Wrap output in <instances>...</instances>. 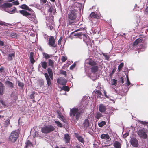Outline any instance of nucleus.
Listing matches in <instances>:
<instances>
[{
  "mask_svg": "<svg viewBox=\"0 0 148 148\" xmlns=\"http://www.w3.org/2000/svg\"><path fill=\"white\" fill-rule=\"evenodd\" d=\"M12 6V3L6 2L2 5V8H10Z\"/></svg>",
  "mask_w": 148,
  "mask_h": 148,
  "instance_id": "4be33fe9",
  "label": "nucleus"
},
{
  "mask_svg": "<svg viewBox=\"0 0 148 148\" xmlns=\"http://www.w3.org/2000/svg\"><path fill=\"white\" fill-rule=\"evenodd\" d=\"M137 134L140 137L148 140V130L141 128L138 130Z\"/></svg>",
  "mask_w": 148,
  "mask_h": 148,
  "instance_id": "20e7f679",
  "label": "nucleus"
},
{
  "mask_svg": "<svg viewBox=\"0 0 148 148\" xmlns=\"http://www.w3.org/2000/svg\"><path fill=\"white\" fill-rule=\"evenodd\" d=\"M40 64L42 67L43 68L46 69L47 68L48 66L47 64L46 61L41 62Z\"/></svg>",
  "mask_w": 148,
  "mask_h": 148,
  "instance_id": "cd10ccee",
  "label": "nucleus"
},
{
  "mask_svg": "<svg viewBox=\"0 0 148 148\" xmlns=\"http://www.w3.org/2000/svg\"><path fill=\"white\" fill-rule=\"evenodd\" d=\"M30 61L31 63L33 64L35 62V60L34 59V58L30 59Z\"/></svg>",
  "mask_w": 148,
  "mask_h": 148,
  "instance_id": "0e129e2a",
  "label": "nucleus"
},
{
  "mask_svg": "<svg viewBox=\"0 0 148 148\" xmlns=\"http://www.w3.org/2000/svg\"><path fill=\"white\" fill-rule=\"evenodd\" d=\"M113 145L114 148H121V143L118 141H114Z\"/></svg>",
  "mask_w": 148,
  "mask_h": 148,
  "instance_id": "dca6fc26",
  "label": "nucleus"
},
{
  "mask_svg": "<svg viewBox=\"0 0 148 148\" xmlns=\"http://www.w3.org/2000/svg\"><path fill=\"white\" fill-rule=\"evenodd\" d=\"M75 6H76L77 8H78L79 7V3H78L76 2L74 4Z\"/></svg>",
  "mask_w": 148,
  "mask_h": 148,
  "instance_id": "69168bd1",
  "label": "nucleus"
},
{
  "mask_svg": "<svg viewBox=\"0 0 148 148\" xmlns=\"http://www.w3.org/2000/svg\"><path fill=\"white\" fill-rule=\"evenodd\" d=\"M47 1V0H40V2L42 5H43L46 3Z\"/></svg>",
  "mask_w": 148,
  "mask_h": 148,
  "instance_id": "5fc2aeb1",
  "label": "nucleus"
},
{
  "mask_svg": "<svg viewBox=\"0 0 148 148\" xmlns=\"http://www.w3.org/2000/svg\"><path fill=\"white\" fill-rule=\"evenodd\" d=\"M8 61H12L13 58H14L15 57L14 53H10L8 56Z\"/></svg>",
  "mask_w": 148,
  "mask_h": 148,
  "instance_id": "c756f323",
  "label": "nucleus"
},
{
  "mask_svg": "<svg viewBox=\"0 0 148 148\" xmlns=\"http://www.w3.org/2000/svg\"><path fill=\"white\" fill-rule=\"evenodd\" d=\"M106 124V122L105 121H102L101 122L98 123V125L100 127H101L105 125Z\"/></svg>",
  "mask_w": 148,
  "mask_h": 148,
  "instance_id": "72a5a7b5",
  "label": "nucleus"
},
{
  "mask_svg": "<svg viewBox=\"0 0 148 148\" xmlns=\"http://www.w3.org/2000/svg\"><path fill=\"white\" fill-rule=\"evenodd\" d=\"M12 3H13L14 5H18L19 4V1L18 0H16L14 2H13Z\"/></svg>",
  "mask_w": 148,
  "mask_h": 148,
  "instance_id": "864d4df0",
  "label": "nucleus"
},
{
  "mask_svg": "<svg viewBox=\"0 0 148 148\" xmlns=\"http://www.w3.org/2000/svg\"><path fill=\"white\" fill-rule=\"evenodd\" d=\"M48 28L50 29V30H51L53 29V26L49 24L48 25Z\"/></svg>",
  "mask_w": 148,
  "mask_h": 148,
  "instance_id": "338daca9",
  "label": "nucleus"
},
{
  "mask_svg": "<svg viewBox=\"0 0 148 148\" xmlns=\"http://www.w3.org/2000/svg\"><path fill=\"white\" fill-rule=\"evenodd\" d=\"M76 12L75 9L71 10L68 14V18L71 20H75L76 18Z\"/></svg>",
  "mask_w": 148,
  "mask_h": 148,
  "instance_id": "0eeeda50",
  "label": "nucleus"
},
{
  "mask_svg": "<svg viewBox=\"0 0 148 148\" xmlns=\"http://www.w3.org/2000/svg\"><path fill=\"white\" fill-rule=\"evenodd\" d=\"M127 86H129L130 84V82L129 81L128 76L127 77Z\"/></svg>",
  "mask_w": 148,
  "mask_h": 148,
  "instance_id": "6e6d98bb",
  "label": "nucleus"
},
{
  "mask_svg": "<svg viewBox=\"0 0 148 148\" xmlns=\"http://www.w3.org/2000/svg\"><path fill=\"white\" fill-rule=\"evenodd\" d=\"M58 116L59 117V118L61 119H62L63 116L62 114H61L60 113H59V112H58Z\"/></svg>",
  "mask_w": 148,
  "mask_h": 148,
  "instance_id": "052dcab7",
  "label": "nucleus"
},
{
  "mask_svg": "<svg viewBox=\"0 0 148 148\" xmlns=\"http://www.w3.org/2000/svg\"><path fill=\"white\" fill-rule=\"evenodd\" d=\"M54 61L52 59H49L48 60V65L51 67V68H53L54 66Z\"/></svg>",
  "mask_w": 148,
  "mask_h": 148,
  "instance_id": "6ab92c4d",
  "label": "nucleus"
},
{
  "mask_svg": "<svg viewBox=\"0 0 148 148\" xmlns=\"http://www.w3.org/2000/svg\"><path fill=\"white\" fill-rule=\"evenodd\" d=\"M4 90V86L3 84L0 82V95L3 94Z\"/></svg>",
  "mask_w": 148,
  "mask_h": 148,
  "instance_id": "aec40b11",
  "label": "nucleus"
},
{
  "mask_svg": "<svg viewBox=\"0 0 148 148\" xmlns=\"http://www.w3.org/2000/svg\"><path fill=\"white\" fill-rule=\"evenodd\" d=\"M82 33V32H74L73 33V34L74 36H78L79 38L81 37V38Z\"/></svg>",
  "mask_w": 148,
  "mask_h": 148,
  "instance_id": "7c9ffc66",
  "label": "nucleus"
},
{
  "mask_svg": "<svg viewBox=\"0 0 148 148\" xmlns=\"http://www.w3.org/2000/svg\"><path fill=\"white\" fill-rule=\"evenodd\" d=\"M25 148H28L29 147H30L31 146H32L33 145L32 143L29 140H28L27 142L25 143Z\"/></svg>",
  "mask_w": 148,
  "mask_h": 148,
  "instance_id": "2f4dec72",
  "label": "nucleus"
},
{
  "mask_svg": "<svg viewBox=\"0 0 148 148\" xmlns=\"http://www.w3.org/2000/svg\"><path fill=\"white\" fill-rule=\"evenodd\" d=\"M33 58H34V53L33 52H31L30 53L29 59Z\"/></svg>",
  "mask_w": 148,
  "mask_h": 148,
  "instance_id": "e2e57ef3",
  "label": "nucleus"
},
{
  "mask_svg": "<svg viewBox=\"0 0 148 148\" xmlns=\"http://www.w3.org/2000/svg\"><path fill=\"white\" fill-rule=\"evenodd\" d=\"M39 83L40 86H42L44 85V81L43 79H40L39 80Z\"/></svg>",
  "mask_w": 148,
  "mask_h": 148,
  "instance_id": "a18cd8bd",
  "label": "nucleus"
},
{
  "mask_svg": "<svg viewBox=\"0 0 148 148\" xmlns=\"http://www.w3.org/2000/svg\"><path fill=\"white\" fill-rule=\"evenodd\" d=\"M35 93L34 92H31V93L30 95V97L31 99L33 100L34 101V95Z\"/></svg>",
  "mask_w": 148,
  "mask_h": 148,
  "instance_id": "37998d69",
  "label": "nucleus"
},
{
  "mask_svg": "<svg viewBox=\"0 0 148 148\" xmlns=\"http://www.w3.org/2000/svg\"><path fill=\"white\" fill-rule=\"evenodd\" d=\"M120 80L119 81L121 82L122 84H123L124 82L123 78V77H121L120 78Z\"/></svg>",
  "mask_w": 148,
  "mask_h": 148,
  "instance_id": "774afa93",
  "label": "nucleus"
},
{
  "mask_svg": "<svg viewBox=\"0 0 148 148\" xmlns=\"http://www.w3.org/2000/svg\"><path fill=\"white\" fill-rule=\"evenodd\" d=\"M107 109V108L104 104H99V110L101 113H105Z\"/></svg>",
  "mask_w": 148,
  "mask_h": 148,
  "instance_id": "f8f14e48",
  "label": "nucleus"
},
{
  "mask_svg": "<svg viewBox=\"0 0 148 148\" xmlns=\"http://www.w3.org/2000/svg\"><path fill=\"white\" fill-rule=\"evenodd\" d=\"M68 23L69 25H74L75 24V23L74 22V20H71L70 19L68 18Z\"/></svg>",
  "mask_w": 148,
  "mask_h": 148,
  "instance_id": "a19ab883",
  "label": "nucleus"
},
{
  "mask_svg": "<svg viewBox=\"0 0 148 148\" xmlns=\"http://www.w3.org/2000/svg\"><path fill=\"white\" fill-rule=\"evenodd\" d=\"M131 145L134 147H136L138 146V140L136 138H132L130 140Z\"/></svg>",
  "mask_w": 148,
  "mask_h": 148,
  "instance_id": "9d476101",
  "label": "nucleus"
},
{
  "mask_svg": "<svg viewBox=\"0 0 148 148\" xmlns=\"http://www.w3.org/2000/svg\"><path fill=\"white\" fill-rule=\"evenodd\" d=\"M55 123L57 124L58 127H62V124L59 121H55Z\"/></svg>",
  "mask_w": 148,
  "mask_h": 148,
  "instance_id": "79ce46f5",
  "label": "nucleus"
},
{
  "mask_svg": "<svg viewBox=\"0 0 148 148\" xmlns=\"http://www.w3.org/2000/svg\"><path fill=\"white\" fill-rule=\"evenodd\" d=\"M82 38H83L84 41L86 43H87V42H89L90 41V39L89 38L88 36L83 33L82 34Z\"/></svg>",
  "mask_w": 148,
  "mask_h": 148,
  "instance_id": "4468645a",
  "label": "nucleus"
},
{
  "mask_svg": "<svg viewBox=\"0 0 148 148\" xmlns=\"http://www.w3.org/2000/svg\"><path fill=\"white\" fill-rule=\"evenodd\" d=\"M44 75L45 77L48 87H51L52 85L51 80H52L53 79H52L51 77L49 76L47 73H45Z\"/></svg>",
  "mask_w": 148,
  "mask_h": 148,
  "instance_id": "1a4fd4ad",
  "label": "nucleus"
},
{
  "mask_svg": "<svg viewBox=\"0 0 148 148\" xmlns=\"http://www.w3.org/2000/svg\"><path fill=\"white\" fill-rule=\"evenodd\" d=\"M42 55L43 57H44L46 59H49L53 56L52 55H49L45 52H43L42 53Z\"/></svg>",
  "mask_w": 148,
  "mask_h": 148,
  "instance_id": "b1692460",
  "label": "nucleus"
},
{
  "mask_svg": "<svg viewBox=\"0 0 148 148\" xmlns=\"http://www.w3.org/2000/svg\"><path fill=\"white\" fill-rule=\"evenodd\" d=\"M55 130L54 126L51 125H45L41 129V132L45 134L50 133Z\"/></svg>",
  "mask_w": 148,
  "mask_h": 148,
  "instance_id": "7ed1b4c3",
  "label": "nucleus"
},
{
  "mask_svg": "<svg viewBox=\"0 0 148 148\" xmlns=\"http://www.w3.org/2000/svg\"><path fill=\"white\" fill-rule=\"evenodd\" d=\"M0 103L3 106L5 107L8 106V103H5V101L3 100H0Z\"/></svg>",
  "mask_w": 148,
  "mask_h": 148,
  "instance_id": "ea45409f",
  "label": "nucleus"
},
{
  "mask_svg": "<svg viewBox=\"0 0 148 148\" xmlns=\"http://www.w3.org/2000/svg\"><path fill=\"white\" fill-rule=\"evenodd\" d=\"M16 10V7H14V9L12 10L11 11H10V12H11L10 13H14L15 11Z\"/></svg>",
  "mask_w": 148,
  "mask_h": 148,
  "instance_id": "680f3d73",
  "label": "nucleus"
},
{
  "mask_svg": "<svg viewBox=\"0 0 148 148\" xmlns=\"http://www.w3.org/2000/svg\"><path fill=\"white\" fill-rule=\"evenodd\" d=\"M60 74H62L64 75L65 77H66L67 76V74L66 73V71H64L62 70H61L60 71Z\"/></svg>",
  "mask_w": 148,
  "mask_h": 148,
  "instance_id": "c03bdc74",
  "label": "nucleus"
},
{
  "mask_svg": "<svg viewBox=\"0 0 148 148\" xmlns=\"http://www.w3.org/2000/svg\"><path fill=\"white\" fill-rule=\"evenodd\" d=\"M19 12L23 16H26L30 20L35 23L37 22L36 18L34 12L32 14H31L29 13L28 12L26 11L25 10H21Z\"/></svg>",
  "mask_w": 148,
  "mask_h": 148,
  "instance_id": "f03ea898",
  "label": "nucleus"
},
{
  "mask_svg": "<svg viewBox=\"0 0 148 148\" xmlns=\"http://www.w3.org/2000/svg\"><path fill=\"white\" fill-rule=\"evenodd\" d=\"M84 113V110L83 109L76 107L71 109L70 114L71 117L73 118L75 117L76 120L78 121Z\"/></svg>",
  "mask_w": 148,
  "mask_h": 148,
  "instance_id": "f257e3e1",
  "label": "nucleus"
},
{
  "mask_svg": "<svg viewBox=\"0 0 148 148\" xmlns=\"http://www.w3.org/2000/svg\"><path fill=\"white\" fill-rule=\"evenodd\" d=\"M76 64L75 63H74L72 64L70 67V69H72L76 66Z\"/></svg>",
  "mask_w": 148,
  "mask_h": 148,
  "instance_id": "4d7b16f0",
  "label": "nucleus"
},
{
  "mask_svg": "<svg viewBox=\"0 0 148 148\" xmlns=\"http://www.w3.org/2000/svg\"><path fill=\"white\" fill-rule=\"evenodd\" d=\"M124 63H121L118 66V70L119 72H120L122 69L123 67L124 66Z\"/></svg>",
  "mask_w": 148,
  "mask_h": 148,
  "instance_id": "c9c22d12",
  "label": "nucleus"
},
{
  "mask_svg": "<svg viewBox=\"0 0 148 148\" xmlns=\"http://www.w3.org/2000/svg\"><path fill=\"white\" fill-rule=\"evenodd\" d=\"M96 92L98 95L97 96L101 98V96L102 95V94L100 91L99 90H97Z\"/></svg>",
  "mask_w": 148,
  "mask_h": 148,
  "instance_id": "de8ad7c7",
  "label": "nucleus"
},
{
  "mask_svg": "<svg viewBox=\"0 0 148 148\" xmlns=\"http://www.w3.org/2000/svg\"><path fill=\"white\" fill-rule=\"evenodd\" d=\"M17 36V34L15 33H12L11 34V36L13 38H14L16 37Z\"/></svg>",
  "mask_w": 148,
  "mask_h": 148,
  "instance_id": "3c124183",
  "label": "nucleus"
},
{
  "mask_svg": "<svg viewBox=\"0 0 148 148\" xmlns=\"http://www.w3.org/2000/svg\"><path fill=\"white\" fill-rule=\"evenodd\" d=\"M61 89L62 90H64L66 91H69L70 90L69 88L67 86H63L61 88Z\"/></svg>",
  "mask_w": 148,
  "mask_h": 148,
  "instance_id": "e433bc0d",
  "label": "nucleus"
},
{
  "mask_svg": "<svg viewBox=\"0 0 148 148\" xmlns=\"http://www.w3.org/2000/svg\"><path fill=\"white\" fill-rule=\"evenodd\" d=\"M48 12H50L54 13L56 12V9L53 6L50 7L48 10Z\"/></svg>",
  "mask_w": 148,
  "mask_h": 148,
  "instance_id": "473e14b6",
  "label": "nucleus"
},
{
  "mask_svg": "<svg viewBox=\"0 0 148 148\" xmlns=\"http://www.w3.org/2000/svg\"><path fill=\"white\" fill-rule=\"evenodd\" d=\"M17 82L18 86L20 87L22 89H23L24 86L23 83L19 81H18Z\"/></svg>",
  "mask_w": 148,
  "mask_h": 148,
  "instance_id": "f704fd0d",
  "label": "nucleus"
},
{
  "mask_svg": "<svg viewBox=\"0 0 148 148\" xmlns=\"http://www.w3.org/2000/svg\"><path fill=\"white\" fill-rule=\"evenodd\" d=\"M47 71L49 76L51 77L52 79H53V76L52 69L49 67L47 69Z\"/></svg>",
  "mask_w": 148,
  "mask_h": 148,
  "instance_id": "a211bd4d",
  "label": "nucleus"
},
{
  "mask_svg": "<svg viewBox=\"0 0 148 148\" xmlns=\"http://www.w3.org/2000/svg\"><path fill=\"white\" fill-rule=\"evenodd\" d=\"M19 135L18 133L15 131H13L10 134L9 138L10 140L14 142L18 139Z\"/></svg>",
  "mask_w": 148,
  "mask_h": 148,
  "instance_id": "423d86ee",
  "label": "nucleus"
},
{
  "mask_svg": "<svg viewBox=\"0 0 148 148\" xmlns=\"http://www.w3.org/2000/svg\"><path fill=\"white\" fill-rule=\"evenodd\" d=\"M67 59V58L66 56H63L61 58V60L62 62H65Z\"/></svg>",
  "mask_w": 148,
  "mask_h": 148,
  "instance_id": "09e8293b",
  "label": "nucleus"
},
{
  "mask_svg": "<svg viewBox=\"0 0 148 148\" xmlns=\"http://www.w3.org/2000/svg\"><path fill=\"white\" fill-rule=\"evenodd\" d=\"M64 139L66 144L69 143L70 142V138L69 134H64Z\"/></svg>",
  "mask_w": 148,
  "mask_h": 148,
  "instance_id": "f3484780",
  "label": "nucleus"
},
{
  "mask_svg": "<svg viewBox=\"0 0 148 148\" xmlns=\"http://www.w3.org/2000/svg\"><path fill=\"white\" fill-rule=\"evenodd\" d=\"M10 124V120L9 119H7L6 121H5L4 123V126L5 127H6Z\"/></svg>",
  "mask_w": 148,
  "mask_h": 148,
  "instance_id": "58836bf2",
  "label": "nucleus"
},
{
  "mask_svg": "<svg viewBox=\"0 0 148 148\" xmlns=\"http://www.w3.org/2000/svg\"><path fill=\"white\" fill-rule=\"evenodd\" d=\"M83 125L85 130L89 126L90 123L89 120L88 119H85L83 123Z\"/></svg>",
  "mask_w": 148,
  "mask_h": 148,
  "instance_id": "2eb2a0df",
  "label": "nucleus"
},
{
  "mask_svg": "<svg viewBox=\"0 0 148 148\" xmlns=\"http://www.w3.org/2000/svg\"><path fill=\"white\" fill-rule=\"evenodd\" d=\"M62 38V37H61L58 40V45H60L61 44V42Z\"/></svg>",
  "mask_w": 148,
  "mask_h": 148,
  "instance_id": "bf43d9fd",
  "label": "nucleus"
},
{
  "mask_svg": "<svg viewBox=\"0 0 148 148\" xmlns=\"http://www.w3.org/2000/svg\"><path fill=\"white\" fill-rule=\"evenodd\" d=\"M75 136L79 142H81L82 143H84V139L82 136L79 135L78 134H76Z\"/></svg>",
  "mask_w": 148,
  "mask_h": 148,
  "instance_id": "393cba45",
  "label": "nucleus"
},
{
  "mask_svg": "<svg viewBox=\"0 0 148 148\" xmlns=\"http://www.w3.org/2000/svg\"><path fill=\"white\" fill-rule=\"evenodd\" d=\"M101 138L103 139H105L106 140H108L109 138L110 139V138L108 134H102L101 136Z\"/></svg>",
  "mask_w": 148,
  "mask_h": 148,
  "instance_id": "bb28decb",
  "label": "nucleus"
},
{
  "mask_svg": "<svg viewBox=\"0 0 148 148\" xmlns=\"http://www.w3.org/2000/svg\"><path fill=\"white\" fill-rule=\"evenodd\" d=\"M103 55L104 56L106 60H109V59L110 58V56L109 55H107L105 53H104L103 54Z\"/></svg>",
  "mask_w": 148,
  "mask_h": 148,
  "instance_id": "8fccbe9b",
  "label": "nucleus"
},
{
  "mask_svg": "<svg viewBox=\"0 0 148 148\" xmlns=\"http://www.w3.org/2000/svg\"><path fill=\"white\" fill-rule=\"evenodd\" d=\"M13 92H12V93L11 94V96L13 98V99L14 100L16 101L17 100V99L18 97L16 96L13 95Z\"/></svg>",
  "mask_w": 148,
  "mask_h": 148,
  "instance_id": "603ef678",
  "label": "nucleus"
},
{
  "mask_svg": "<svg viewBox=\"0 0 148 148\" xmlns=\"http://www.w3.org/2000/svg\"><path fill=\"white\" fill-rule=\"evenodd\" d=\"M139 123H140L143 125H144V126L145 125H146L147 126L148 125V122H146L145 121H143L140 120H139L138 121Z\"/></svg>",
  "mask_w": 148,
  "mask_h": 148,
  "instance_id": "4c0bfd02",
  "label": "nucleus"
},
{
  "mask_svg": "<svg viewBox=\"0 0 148 148\" xmlns=\"http://www.w3.org/2000/svg\"><path fill=\"white\" fill-rule=\"evenodd\" d=\"M89 16L92 18H96L97 20L99 19L100 17L97 15V13L95 12H92L90 14Z\"/></svg>",
  "mask_w": 148,
  "mask_h": 148,
  "instance_id": "ddd939ff",
  "label": "nucleus"
},
{
  "mask_svg": "<svg viewBox=\"0 0 148 148\" xmlns=\"http://www.w3.org/2000/svg\"><path fill=\"white\" fill-rule=\"evenodd\" d=\"M48 44L50 47H57V45L56 43V41L53 36H50L49 39Z\"/></svg>",
  "mask_w": 148,
  "mask_h": 148,
  "instance_id": "6e6552de",
  "label": "nucleus"
},
{
  "mask_svg": "<svg viewBox=\"0 0 148 148\" xmlns=\"http://www.w3.org/2000/svg\"><path fill=\"white\" fill-rule=\"evenodd\" d=\"M4 68L3 66H1L0 68V73H3L4 72Z\"/></svg>",
  "mask_w": 148,
  "mask_h": 148,
  "instance_id": "13d9d810",
  "label": "nucleus"
},
{
  "mask_svg": "<svg viewBox=\"0 0 148 148\" xmlns=\"http://www.w3.org/2000/svg\"><path fill=\"white\" fill-rule=\"evenodd\" d=\"M66 80L63 77H60L57 80V83L60 84L64 85H66L67 83Z\"/></svg>",
  "mask_w": 148,
  "mask_h": 148,
  "instance_id": "9b49d317",
  "label": "nucleus"
},
{
  "mask_svg": "<svg viewBox=\"0 0 148 148\" xmlns=\"http://www.w3.org/2000/svg\"><path fill=\"white\" fill-rule=\"evenodd\" d=\"M5 84L8 87L12 88L14 87V85L10 81H7L5 82Z\"/></svg>",
  "mask_w": 148,
  "mask_h": 148,
  "instance_id": "412c9836",
  "label": "nucleus"
},
{
  "mask_svg": "<svg viewBox=\"0 0 148 148\" xmlns=\"http://www.w3.org/2000/svg\"><path fill=\"white\" fill-rule=\"evenodd\" d=\"M117 80L115 79H113L111 82V84L112 85H115L117 84Z\"/></svg>",
  "mask_w": 148,
  "mask_h": 148,
  "instance_id": "49530a36",
  "label": "nucleus"
},
{
  "mask_svg": "<svg viewBox=\"0 0 148 148\" xmlns=\"http://www.w3.org/2000/svg\"><path fill=\"white\" fill-rule=\"evenodd\" d=\"M142 40L141 38L137 39L133 43V46H135L139 43L142 42Z\"/></svg>",
  "mask_w": 148,
  "mask_h": 148,
  "instance_id": "c85d7f7f",
  "label": "nucleus"
},
{
  "mask_svg": "<svg viewBox=\"0 0 148 148\" xmlns=\"http://www.w3.org/2000/svg\"><path fill=\"white\" fill-rule=\"evenodd\" d=\"M103 115L100 112H97L95 114V118L99 120L100 118L102 117Z\"/></svg>",
  "mask_w": 148,
  "mask_h": 148,
  "instance_id": "5701e85b",
  "label": "nucleus"
},
{
  "mask_svg": "<svg viewBox=\"0 0 148 148\" xmlns=\"http://www.w3.org/2000/svg\"><path fill=\"white\" fill-rule=\"evenodd\" d=\"M88 64L92 66L90 68L92 73L94 74L96 73L99 69V67L97 66V63L93 60H91L89 61Z\"/></svg>",
  "mask_w": 148,
  "mask_h": 148,
  "instance_id": "39448f33",
  "label": "nucleus"
},
{
  "mask_svg": "<svg viewBox=\"0 0 148 148\" xmlns=\"http://www.w3.org/2000/svg\"><path fill=\"white\" fill-rule=\"evenodd\" d=\"M20 8L22 9H25L29 11H31V10H32V9L29 8L28 6L25 4L22 5L20 6Z\"/></svg>",
  "mask_w": 148,
  "mask_h": 148,
  "instance_id": "a878e982",
  "label": "nucleus"
}]
</instances>
